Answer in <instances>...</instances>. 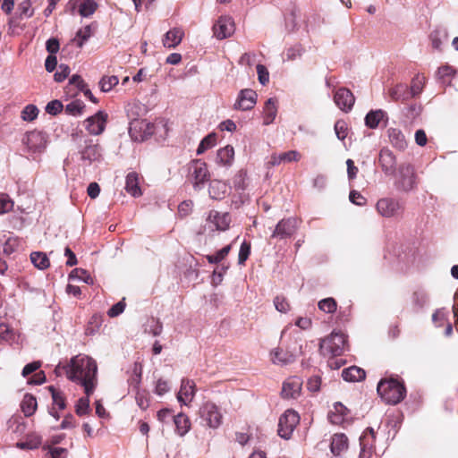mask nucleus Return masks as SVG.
Masks as SVG:
<instances>
[{
    "mask_svg": "<svg viewBox=\"0 0 458 458\" xmlns=\"http://www.w3.org/2000/svg\"><path fill=\"white\" fill-rule=\"evenodd\" d=\"M347 347V336L343 333L333 332L319 343V352L323 356L336 358L342 356Z\"/></svg>",
    "mask_w": 458,
    "mask_h": 458,
    "instance_id": "nucleus-3",
    "label": "nucleus"
},
{
    "mask_svg": "<svg viewBox=\"0 0 458 458\" xmlns=\"http://www.w3.org/2000/svg\"><path fill=\"white\" fill-rule=\"evenodd\" d=\"M375 438L376 437L374 429L372 428H368L360 437L361 453H365L367 450H370L372 448Z\"/></svg>",
    "mask_w": 458,
    "mask_h": 458,
    "instance_id": "nucleus-34",
    "label": "nucleus"
},
{
    "mask_svg": "<svg viewBox=\"0 0 458 458\" xmlns=\"http://www.w3.org/2000/svg\"><path fill=\"white\" fill-rule=\"evenodd\" d=\"M274 305L276 310L281 313H286L290 310L291 305L287 298L284 295H277L274 299Z\"/></svg>",
    "mask_w": 458,
    "mask_h": 458,
    "instance_id": "nucleus-50",
    "label": "nucleus"
},
{
    "mask_svg": "<svg viewBox=\"0 0 458 458\" xmlns=\"http://www.w3.org/2000/svg\"><path fill=\"white\" fill-rule=\"evenodd\" d=\"M193 202L191 200H184L178 206V215L183 218L189 216L192 210Z\"/></svg>",
    "mask_w": 458,
    "mask_h": 458,
    "instance_id": "nucleus-59",
    "label": "nucleus"
},
{
    "mask_svg": "<svg viewBox=\"0 0 458 458\" xmlns=\"http://www.w3.org/2000/svg\"><path fill=\"white\" fill-rule=\"evenodd\" d=\"M389 96L393 100L402 102H404L411 98L409 88L404 84H398L390 89Z\"/></svg>",
    "mask_w": 458,
    "mask_h": 458,
    "instance_id": "nucleus-29",
    "label": "nucleus"
},
{
    "mask_svg": "<svg viewBox=\"0 0 458 458\" xmlns=\"http://www.w3.org/2000/svg\"><path fill=\"white\" fill-rule=\"evenodd\" d=\"M377 390L380 397L392 405L401 403L407 393L403 380L394 377L380 379Z\"/></svg>",
    "mask_w": 458,
    "mask_h": 458,
    "instance_id": "nucleus-2",
    "label": "nucleus"
},
{
    "mask_svg": "<svg viewBox=\"0 0 458 458\" xmlns=\"http://www.w3.org/2000/svg\"><path fill=\"white\" fill-rule=\"evenodd\" d=\"M119 82V80L116 76H104L100 81L99 86L100 89L103 92H108L110 91L114 86H116Z\"/></svg>",
    "mask_w": 458,
    "mask_h": 458,
    "instance_id": "nucleus-48",
    "label": "nucleus"
},
{
    "mask_svg": "<svg viewBox=\"0 0 458 458\" xmlns=\"http://www.w3.org/2000/svg\"><path fill=\"white\" fill-rule=\"evenodd\" d=\"M196 385L193 380L183 378L181 383L180 391L177 394L178 401L186 404L195 395Z\"/></svg>",
    "mask_w": 458,
    "mask_h": 458,
    "instance_id": "nucleus-20",
    "label": "nucleus"
},
{
    "mask_svg": "<svg viewBox=\"0 0 458 458\" xmlns=\"http://www.w3.org/2000/svg\"><path fill=\"white\" fill-rule=\"evenodd\" d=\"M388 137L391 144L399 150H404L407 147L405 136L400 129L390 128L388 130Z\"/></svg>",
    "mask_w": 458,
    "mask_h": 458,
    "instance_id": "nucleus-28",
    "label": "nucleus"
},
{
    "mask_svg": "<svg viewBox=\"0 0 458 458\" xmlns=\"http://www.w3.org/2000/svg\"><path fill=\"white\" fill-rule=\"evenodd\" d=\"M376 210L383 217H397L403 215L404 205L394 198L385 197L377 201Z\"/></svg>",
    "mask_w": 458,
    "mask_h": 458,
    "instance_id": "nucleus-5",
    "label": "nucleus"
},
{
    "mask_svg": "<svg viewBox=\"0 0 458 458\" xmlns=\"http://www.w3.org/2000/svg\"><path fill=\"white\" fill-rule=\"evenodd\" d=\"M226 191L227 185L221 181L214 180L209 184L208 193L212 199H223L225 196Z\"/></svg>",
    "mask_w": 458,
    "mask_h": 458,
    "instance_id": "nucleus-32",
    "label": "nucleus"
},
{
    "mask_svg": "<svg viewBox=\"0 0 458 458\" xmlns=\"http://www.w3.org/2000/svg\"><path fill=\"white\" fill-rule=\"evenodd\" d=\"M335 131L337 138L344 140L347 137V126L344 121H337L335 123Z\"/></svg>",
    "mask_w": 458,
    "mask_h": 458,
    "instance_id": "nucleus-60",
    "label": "nucleus"
},
{
    "mask_svg": "<svg viewBox=\"0 0 458 458\" xmlns=\"http://www.w3.org/2000/svg\"><path fill=\"white\" fill-rule=\"evenodd\" d=\"M207 222L214 226L217 231H225L229 228L231 216L229 213H219L216 210H210Z\"/></svg>",
    "mask_w": 458,
    "mask_h": 458,
    "instance_id": "nucleus-18",
    "label": "nucleus"
},
{
    "mask_svg": "<svg viewBox=\"0 0 458 458\" xmlns=\"http://www.w3.org/2000/svg\"><path fill=\"white\" fill-rule=\"evenodd\" d=\"M302 155L297 150H289L281 153H273L270 156L268 165L271 166H278L282 164L299 162Z\"/></svg>",
    "mask_w": 458,
    "mask_h": 458,
    "instance_id": "nucleus-17",
    "label": "nucleus"
},
{
    "mask_svg": "<svg viewBox=\"0 0 458 458\" xmlns=\"http://www.w3.org/2000/svg\"><path fill=\"white\" fill-rule=\"evenodd\" d=\"M13 201L7 194L0 195V215L5 214L13 210Z\"/></svg>",
    "mask_w": 458,
    "mask_h": 458,
    "instance_id": "nucleus-54",
    "label": "nucleus"
},
{
    "mask_svg": "<svg viewBox=\"0 0 458 458\" xmlns=\"http://www.w3.org/2000/svg\"><path fill=\"white\" fill-rule=\"evenodd\" d=\"M74 276L82 280L86 284H93V279L91 276L84 269H74L73 271H72V273L70 274V277L72 278Z\"/></svg>",
    "mask_w": 458,
    "mask_h": 458,
    "instance_id": "nucleus-58",
    "label": "nucleus"
},
{
    "mask_svg": "<svg viewBox=\"0 0 458 458\" xmlns=\"http://www.w3.org/2000/svg\"><path fill=\"white\" fill-rule=\"evenodd\" d=\"M85 108V104L81 100H74L65 106V113L71 115H80Z\"/></svg>",
    "mask_w": 458,
    "mask_h": 458,
    "instance_id": "nucleus-44",
    "label": "nucleus"
},
{
    "mask_svg": "<svg viewBox=\"0 0 458 458\" xmlns=\"http://www.w3.org/2000/svg\"><path fill=\"white\" fill-rule=\"evenodd\" d=\"M91 26L87 25L77 31L74 40L77 42L78 47H81L83 44L91 37Z\"/></svg>",
    "mask_w": 458,
    "mask_h": 458,
    "instance_id": "nucleus-45",
    "label": "nucleus"
},
{
    "mask_svg": "<svg viewBox=\"0 0 458 458\" xmlns=\"http://www.w3.org/2000/svg\"><path fill=\"white\" fill-rule=\"evenodd\" d=\"M64 106L60 100L50 101L46 106V112L49 114L56 115L62 112Z\"/></svg>",
    "mask_w": 458,
    "mask_h": 458,
    "instance_id": "nucleus-57",
    "label": "nucleus"
},
{
    "mask_svg": "<svg viewBox=\"0 0 458 458\" xmlns=\"http://www.w3.org/2000/svg\"><path fill=\"white\" fill-rule=\"evenodd\" d=\"M216 158L218 163L224 165H230L234 158V149L231 145L218 149Z\"/></svg>",
    "mask_w": 458,
    "mask_h": 458,
    "instance_id": "nucleus-33",
    "label": "nucleus"
},
{
    "mask_svg": "<svg viewBox=\"0 0 458 458\" xmlns=\"http://www.w3.org/2000/svg\"><path fill=\"white\" fill-rule=\"evenodd\" d=\"M250 254V243L244 241L239 250V256H238V262L239 264L242 265L245 263V261L249 259V256Z\"/></svg>",
    "mask_w": 458,
    "mask_h": 458,
    "instance_id": "nucleus-55",
    "label": "nucleus"
},
{
    "mask_svg": "<svg viewBox=\"0 0 458 458\" xmlns=\"http://www.w3.org/2000/svg\"><path fill=\"white\" fill-rule=\"evenodd\" d=\"M299 422V414L293 410H286L279 418L278 435L284 439H290Z\"/></svg>",
    "mask_w": 458,
    "mask_h": 458,
    "instance_id": "nucleus-7",
    "label": "nucleus"
},
{
    "mask_svg": "<svg viewBox=\"0 0 458 458\" xmlns=\"http://www.w3.org/2000/svg\"><path fill=\"white\" fill-rule=\"evenodd\" d=\"M136 402L141 410H146L149 406V399L145 392H137Z\"/></svg>",
    "mask_w": 458,
    "mask_h": 458,
    "instance_id": "nucleus-62",
    "label": "nucleus"
},
{
    "mask_svg": "<svg viewBox=\"0 0 458 458\" xmlns=\"http://www.w3.org/2000/svg\"><path fill=\"white\" fill-rule=\"evenodd\" d=\"M417 176L412 165L403 163L398 167V178L395 182V187L398 191L408 192L416 188Z\"/></svg>",
    "mask_w": 458,
    "mask_h": 458,
    "instance_id": "nucleus-4",
    "label": "nucleus"
},
{
    "mask_svg": "<svg viewBox=\"0 0 458 458\" xmlns=\"http://www.w3.org/2000/svg\"><path fill=\"white\" fill-rule=\"evenodd\" d=\"M34 8L32 7V3L30 0H23L21 1L15 11L13 13L15 15H18L19 17L22 19H28L34 15Z\"/></svg>",
    "mask_w": 458,
    "mask_h": 458,
    "instance_id": "nucleus-37",
    "label": "nucleus"
},
{
    "mask_svg": "<svg viewBox=\"0 0 458 458\" xmlns=\"http://www.w3.org/2000/svg\"><path fill=\"white\" fill-rule=\"evenodd\" d=\"M57 376L66 377L81 385L86 395H91L98 384V365L96 360L87 355L79 354L72 357L66 364L59 363L55 369Z\"/></svg>",
    "mask_w": 458,
    "mask_h": 458,
    "instance_id": "nucleus-1",
    "label": "nucleus"
},
{
    "mask_svg": "<svg viewBox=\"0 0 458 458\" xmlns=\"http://www.w3.org/2000/svg\"><path fill=\"white\" fill-rule=\"evenodd\" d=\"M89 411V399L87 395L86 397H81L78 400L76 406H75V411L76 414L79 416H83L87 414Z\"/></svg>",
    "mask_w": 458,
    "mask_h": 458,
    "instance_id": "nucleus-52",
    "label": "nucleus"
},
{
    "mask_svg": "<svg viewBox=\"0 0 458 458\" xmlns=\"http://www.w3.org/2000/svg\"><path fill=\"white\" fill-rule=\"evenodd\" d=\"M216 143V135L215 133H209L199 143L197 148V154L201 155L206 150L213 148Z\"/></svg>",
    "mask_w": 458,
    "mask_h": 458,
    "instance_id": "nucleus-42",
    "label": "nucleus"
},
{
    "mask_svg": "<svg viewBox=\"0 0 458 458\" xmlns=\"http://www.w3.org/2000/svg\"><path fill=\"white\" fill-rule=\"evenodd\" d=\"M22 142L29 151L41 153L47 147V135L39 131H31L26 133Z\"/></svg>",
    "mask_w": 458,
    "mask_h": 458,
    "instance_id": "nucleus-11",
    "label": "nucleus"
},
{
    "mask_svg": "<svg viewBox=\"0 0 458 458\" xmlns=\"http://www.w3.org/2000/svg\"><path fill=\"white\" fill-rule=\"evenodd\" d=\"M81 154L83 160H88L90 163L97 161L101 157L100 147L98 144H94L92 140L87 141Z\"/></svg>",
    "mask_w": 458,
    "mask_h": 458,
    "instance_id": "nucleus-26",
    "label": "nucleus"
},
{
    "mask_svg": "<svg viewBox=\"0 0 458 458\" xmlns=\"http://www.w3.org/2000/svg\"><path fill=\"white\" fill-rule=\"evenodd\" d=\"M199 414L204 425L211 428H217L223 421V415L219 408L212 402L204 403L199 411Z\"/></svg>",
    "mask_w": 458,
    "mask_h": 458,
    "instance_id": "nucleus-6",
    "label": "nucleus"
},
{
    "mask_svg": "<svg viewBox=\"0 0 458 458\" xmlns=\"http://www.w3.org/2000/svg\"><path fill=\"white\" fill-rule=\"evenodd\" d=\"M348 437L343 433L333 435L330 443V450L335 456L340 455L348 449Z\"/></svg>",
    "mask_w": 458,
    "mask_h": 458,
    "instance_id": "nucleus-21",
    "label": "nucleus"
},
{
    "mask_svg": "<svg viewBox=\"0 0 458 458\" xmlns=\"http://www.w3.org/2000/svg\"><path fill=\"white\" fill-rule=\"evenodd\" d=\"M428 301V295L422 289H416L411 296V307L414 311L423 309Z\"/></svg>",
    "mask_w": 458,
    "mask_h": 458,
    "instance_id": "nucleus-30",
    "label": "nucleus"
},
{
    "mask_svg": "<svg viewBox=\"0 0 458 458\" xmlns=\"http://www.w3.org/2000/svg\"><path fill=\"white\" fill-rule=\"evenodd\" d=\"M22 18L13 13L8 19V33L10 35H20L25 29V24H21Z\"/></svg>",
    "mask_w": 458,
    "mask_h": 458,
    "instance_id": "nucleus-36",
    "label": "nucleus"
},
{
    "mask_svg": "<svg viewBox=\"0 0 458 458\" xmlns=\"http://www.w3.org/2000/svg\"><path fill=\"white\" fill-rule=\"evenodd\" d=\"M98 9V4L95 0H84L79 7V13L83 17L92 15Z\"/></svg>",
    "mask_w": 458,
    "mask_h": 458,
    "instance_id": "nucleus-41",
    "label": "nucleus"
},
{
    "mask_svg": "<svg viewBox=\"0 0 458 458\" xmlns=\"http://www.w3.org/2000/svg\"><path fill=\"white\" fill-rule=\"evenodd\" d=\"M46 48L50 55H55L60 48V44L57 38H51L46 43Z\"/></svg>",
    "mask_w": 458,
    "mask_h": 458,
    "instance_id": "nucleus-64",
    "label": "nucleus"
},
{
    "mask_svg": "<svg viewBox=\"0 0 458 458\" xmlns=\"http://www.w3.org/2000/svg\"><path fill=\"white\" fill-rule=\"evenodd\" d=\"M334 101L342 111L349 112L354 105L355 98L350 89L341 88L335 91Z\"/></svg>",
    "mask_w": 458,
    "mask_h": 458,
    "instance_id": "nucleus-15",
    "label": "nucleus"
},
{
    "mask_svg": "<svg viewBox=\"0 0 458 458\" xmlns=\"http://www.w3.org/2000/svg\"><path fill=\"white\" fill-rule=\"evenodd\" d=\"M257 101V94L254 90L246 89L241 90L237 101L235 103V108L241 110H250L254 107Z\"/></svg>",
    "mask_w": 458,
    "mask_h": 458,
    "instance_id": "nucleus-19",
    "label": "nucleus"
},
{
    "mask_svg": "<svg viewBox=\"0 0 458 458\" xmlns=\"http://www.w3.org/2000/svg\"><path fill=\"white\" fill-rule=\"evenodd\" d=\"M42 439L37 434L28 435L24 441L17 443V446L21 449H35L41 445Z\"/></svg>",
    "mask_w": 458,
    "mask_h": 458,
    "instance_id": "nucleus-39",
    "label": "nucleus"
},
{
    "mask_svg": "<svg viewBox=\"0 0 458 458\" xmlns=\"http://www.w3.org/2000/svg\"><path fill=\"white\" fill-rule=\"evenodd\" d=\"M107 117L106 113L98 111L96 114L85 120L86 130L92 135L101 134L105 131Z\"/></svg>",
    "mask_w": 458,
    "mask_h": 458,
    "instance_id": "nucleus-12",
    "label": "nucleus"
},
{
    "mask_svg": "<svg viewBox=\"0 0 458 458\" xmlns=\"http://www.w3.org/2000/svg\"><path fill=\"white\" fill-rule=\"evenodd\" d=\"M271 361L276 365H287L294 361V355L281 348H276L270 352Z\"/></svg>",
    "mask_w": 458,
    "mask_h": 458,
    "instance_id": "nucleus-24",
    "label": "nucleus"
},
{
    "mask_svg": "<svg viewBox=\"0 0 458 458\" xmlns=\"http://www.w3.org/2000/svg\"><path fill=\"white\" fill-rule=\"evenodd\" d=\"M234 22L231 17L222 16L213 26L214 35L218 39L232 36L234 32Z\"/></svg>",
    "mask_w": 458,
    "mask_h": 458,
    "instance_id": "nucleus-14",
    "label": "nucleus"
},
{
    "mask_svg": "<svg viewBox=\"0 0 458 458\" xmlns=\"http://www.w3.org/2000/svg\"><path fill=\"white\" fill-rule=\"evenodd\" d=\"M38 114V109L34 105L26 106L21 112V117L24 121H33L37 118Z\"/></svg>",
    "mask_w": 458,
    "mask_h": 458,
    "instance_id": "nucleus-53",
    "label": "nucleus"
},
{
    "mask_svg": "<svg viewBox=\"0 0 458 458\" xmlns=\"http://www.w3.org/2000/svg\"><path fill=\"white\" fill-rule=\"evenodd\" d=\"M256 68H257L259 81L262 85H266L269 81V73H268L267 69L263 64H258Z\"/></svg>",
    "mask_w": 458,
    "mask_h": 458,
    "instance_id": "nucleus-61",
    "label": "nucleus"
},
{
    "mask_svg": "<svg viewBox=\"0 0 458 458\" xmlns=\"http://www.w3.org/2000/svg\"><path fill=\"white\" fill-rule=\"evenodd\" d=\"M37 399L31 394H26L21 402V408L26 417L31 416L37 410Z\"/></svg>",
    "mask_w": 458,
    "mask_h": 458,
    "instance_id": "nucleus-35",
    "label": "nucleus"
},
{
    "mask_svg": "<svg viewBox=\"0 0 458 458\" xmlns=\"http://www.w3.org/2000/svg\"><path fill=\"white\" fill-rule=\"evenodd\" d=\"M183 36L184 32L182 30L179 28H174L165 34L163 38V45L165 47L174 48L181 43Z\"/></svg>",
    "mask_w": 458,
    "mask_h": 458,
    "instance_id": "nucleus-23",
    "label": "nucleus"
},
{
    "mask_svg": "<svg viewBox=\"0 0 458 458\" xmlns=\"http://www.w3.org/2000/svg\"><path fill=\"white\" fill-rule=\"evenodd\" d=\"M125 190L132 197H140L142 195L140 187V175L136 172H131L126 176Z\"/></svg>",
    "mask_w": 458,
    "mask_h": 458,
    "instance_id": "nucleus-22",
    "label": "nucleus"
},
{
    "mask_svg": "<svg viewBox=\"0 0 458 458\" xmlns=\"http://www.w3.org/2000/svg\"><path fill=\"white\" fill-rule=\"evenodd\" d=\"M301 225V220L296 217H287L281 219L275 227L271 238L284 240L291 238L297 232Z\"/></svg>",
    "mask_w": 458,
    "mask_h": 458,
    "instance_id": "nucleus-8",
    "label": "nucleus"
},
{
    "mask_svg": "<svg viewBox=\"0 0 458 458\" xmlns=\"http://www.w3.org/2000/svg\"><path fill=\"white\" fill-rule=\"evenodd\" d=\"M70 74V67L67 64H61L54 75L55 81L57 82L64 81Z\"/></svg>",
    "mask_w": 458,
    "mask_h": 458,
    "instance_id": "nucleus-56",
    "label": "nucleus"
},
{
    "mask_svg": "<svg viewBox=\"0 0 458 458\" xmlns=\"http://www.w3.org/2000/svg\"><path fill=\"white\" fill-rule=\"evenodd\" d=\"M302 379L299 377H291L287 378L282 387V397L284 399H296L301 395L302 387Z\"/></svg>",
    "mask_w": 458,
    "mask_h": 458,
    "instance_id": "nucleus-13",
    "label": "nucleus"
},
{
    "mask_svg": "<svg viewBox=\"0 0 458 458\" xmlns=\"http://www.w3.org/2000/svg\"><path fill=\"white\" fill-rule=\"evenodd\" d=\"M155 126L147 120H133L130 123L129 133L136 141H143L154 133Z\"/></svg>",
    "mask_w": 458,
    "mask_h": 458,
    "instance_id": "nucleus-9",
    "label": "nucleus"
},
{
    "mask_svg": "<svg viewBox=\"0 0 458 458\" xmlns=\"http://www.w3.org/2000/svg\"><path fill=\"white\" fill-rule=\"evenodd\" d=\"M189 176L194 187L205 183L209 180V173L207 164L199 159L193 160L189 164Z\"/></svg>",
    "mask_w": 458,
    "mask_h": 458,
    "instance_id": "nucleus-10",
    "label": "nucleus"
},
{
    "mask_svg": "<svg viewBox=\"0 0 458 458\" xmlns=\"http://www.w3.org/2000/svg\"><path fill=\"white\" fill-rule=\"evenodd\" d=\"M350 201L357 206H364L367 199L357 191H352L349 196Z\"/></svg>",
    "mask_w": 458,
    "mask_h": 458,
    "instance_id": "nucleus-63",
    "label": "nucleus"
},
{
    "mask_svg": "<svg viewBox=\"0 0 458 458\" xmlns=\"http://www.w3.org/2000/svg\"><path fill=\"white\" fill-rule=\"evenodd\" d=\"M246 172L239 171L233 179V184L235 191H244L246 188Z\"/></svg>",
    "mask_w": 458,
    "mask_h": 458,
    "instance_id": "nucleus-51",
    "label": "nucleus"
},
{
    "mask_svg": "<svg viewBox=\"0 0 458 458\" xmlns=\"http://www.w3.org/2000/svg\"><path fill=\"white\" fill-rule=\"evenodd\" d=\"M48 389L51 393L53 403L55 405L58 406L60 410H64L66 407L65 396L62 391L56 389L55 386H50Z\"/></svg>",
    "mask_w": 458,
    "mask_h": 458,
    "instance_id": "nucleus-43",
    "label": "nucleus"
},
{
    "mask_svg": "<svg viewBox=\"0 0 458 458\" xmlns=\"http://www.w3.org/2000/svg\"><path fill=\"white\" fill-rule=\"evenodd\" d=\"M318 306L320 310L326 313H334L337 309L335 300L331 297L321 300Z\"/></svg>",
    "mask_w": 458,
    "mask_h": 458,
    "instance_id": "nucleus-49",
    "label": "nucleus"
},
{
    "mask_svg": "<svg viewBox=\"0 0 458 458\" xmlns=\"http://www.w3.org/2000/svg\"><path fill=\"white\" fill-rule=\"evenodd\" d=\"M365 377V370L357 366H351L342 371V377L347 382H359L363 380Z\"/></svg>",
    "mask_w": 458,
    "mask_h": 458,
    "instance_id": "nucleus-27",
    "label": "nucleus"
},
{
    "mask_svg": "<svg viewBox=\"0 0 458 458\" xmlns=\"http://www.w3.org/2000/svg\"><path fill=\"white\" fill-rule=\"evenodd\" d=\"M424 84L425 77L417 75L415 78H413V80L411 81V85L409 88L411 98L420 94V92L423 89Z\"/></svg>",
    "mask_w": 458,
    "mask_h": 458,
    "instance_id": "nucleus-47",
    "label": "nucleus"
},
{
    "mask_svg": "<svg viewBox=\"0 0 458 458\" xmlns=\"http://www.w3.org/2000/svg\"><path fill=\"white\" fill-rule=\"evenodd\" d=\"M30 260L36 267L41 270H44L50 266L49 259L44 252H32L30 254Z\"/></svg>",
    "mask_w": 458,
    "mask_h": 458,
    "instance_id": "nucleus-38",
    "label": "nucleus"
},
{
    "mask_svg": "<svg viewBox=\"0 0 458 458\" xmlns=\"http://www.w3.org/2000/svg\"><path fill=\"white\" fill-rule=\"evenodd\" d=\"M277 101L276 98H268L263 108V124L269 125L271 124L277 114Z\"/></svg>",
    "mask_w": 458,
    "mask_h": 458,
    "instance_id": "nucleus-25",
    "label": "nucleus"
},
{
    "mask_svg": "<svg viewBox=\"0 0 458 458\" xmlns=\"http://www.w3.org/2000/svg\"><path fill=\"white\" fill-rule=\"evenodd\" d=\"M174 422L176 428V431L180 436L187 434L191 427V423L188 416L184 413H179L174 416Z\"/></svg>",
    "mask_w": 458,
    "mask_h": 458,
    "instance_id": "nucleus-31",
    "label": "nucleus"
},
{
    "mask_svg": "<svg viewBox=\"0 0 458 458\" xmlns=\"http://www.w3.org/2000/svg\"><path fill=\"white\" fill-rule=\"evenodd\" d=\"M378 163L386 175H393L396 172V157L388 148H382L378 156Z\"/></svg>",
    "mask_w": 458,
    "mask_h": 458,
    "instance_id": "nucleus-16",
    "label": "nucleus"
},
{
    "mask_svg": "<svg viewBox=\"0 0 458 458\" xmlns=\"http://www.w3.org/2000/svg\"><path fill=\"white\" fill-rule=\"evenodd\" d=\"M231 245H226L225 247L219 250L216 254L207 255L206 259L210 264H216L222 261L230 252Z\"/></svg>",
    "mask_w": 458,
    "mask_h": 458,
    "instance_id": "nucleus-46",
    "label": "nucleus"
},
{
    "mask_svg": "<svg viewBox=\"0 0 458 458\" xmlns=\"http://www.w3.org/2000/svg\"><path fill=\"white\" fill-rule=\"evenodd\" d=\"M383 117L384 112L382 110L370 111L365 117V124L370 129H376Z\"/></svg>",
    "mask_w": 458,
    "mask_h": 458,
    "instance_id": "nucleus-40",
    "label": "nucleus"
}]
</instances>
